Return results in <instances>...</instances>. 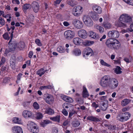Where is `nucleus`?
<instances>
[{"label": "nucleus", "mask_w": 133, "mask_h": 133, "mask_svg": "<svg viewBox=\"0 0 133 133\" xmlns=\"http://www.w3.org/2000/svg\"><path fill=\"white\" fill-rule=\"evenodd\" d=\"M58 52L60 53H63L64 52L65 50L62 46H59L57 49Z\"/></svg>", "instance_id": "58836bf2"}, {"label": "nucleus", "mask_w": 133, "mask_h": 133, "mask_svg": "<svg viewBox=\"0 0 133 133\" xmlns=\"http://www.w3.org/2000/svg\"><path fill=\"white\" fill-rule=\"evenodd\" d=\"M29 130L33 133H37L39 131L38 127L35 123L32 122L30 123Z\"/></svg>", "instance_id": "1a4fd4ad"}, {"label": "nucleus", "mask_w": 133, "mask_h": 133, "mask_svg": "<svg viewBox=\"0 0 133 133\" xmlns=\"http://www.w3.org/2000/svg\"><path fill=\"white\" fill-rule=\"evenodd\" d=\"M126 3L132 5H133V0H123Z\"/></svg>", "instance_id": "de8ad7c7"}, {"label": "nucleus", "mask_w": 133, "mask_h": 133, "mask_svg": "<svg viewBox=\"0 0 133 133\" xmlns=\"http://www.w3.org/2000/svg\"><path fill=\"white\" fill-rule=\"evenodd\" d=\"M131 16L126 14H123L120 16L119 19L121 21H123L125 23L129 22L132 20Z\"/></svg>", "instance_id": "423d86ee"}, {"label": "nucleus", "mask_w": 133, "mask_h": 133, "mask_svg": "<svg viewBox=\"0 0 133 133\" xmlns=\"http://www.w3.org/2000/svg\"><path fill=\"white\" fill-rule=\"evenodd\" d=\"M95 27L97 29L99 30V32L101 33H102L104 32V29L101 26L98 25H96Z\"/></svg>", "instance_id": "4c0bfd02"}, {"label": "nucleus", "mask_w": 133, "mask_h": 133, "mask_svg": "<svg viewBox=\"0 0 133 133\" xmlns=\"http://www.w3.org/2000/svg\"><path fill=\"white\" fill-rule=\"evenodd\" d=\"M69 123V121L68 120L65 121L63 123V127L64 128L65 126L67 125Z\"/></svg>", "instance_id": "6e6d98bb"}, {"label": "nucleus", "mask_w": 133, "mask_h": 133, "mask_svg": "<svg viewBox=\"0 0 133 133\" xmlns=\"http://www.w3.org/2000/svg\"><path fill=\"white\" fill-rule=\"evenodd\" d=\"M36 118L37 119H40L43 117V115L41 113L37 112L36 114Z\"/></svg>", "instance_id": "ea45409f"}, {"label": "nucleus", "mask_w": 133, "mask_h": 133, "mask_svg": "<svg viewBox=\"0 0 133 133\" xmlns=\"http://www.w3.org/2000/svg\"><path fill=\"white\" fill-rule=\"evenodd\" d=\"M72 23L75 26L77 29H81L83 27V24L82 22L78 20L75 19L73 21Z\"/></svg>", "instance_id": "f8f14e48"}, {"label": "nucleus", "mask_w": 133, "mask_h": 133, "mask_svg": "<svg viewBox=\"0 0 133 133\" xmlns=\"http://www.w3.org/2000/svg\"><path fill=\"white\" fill-rule=\"evenodd\" d=\"M73 53L76 56H77L80 55L81 54V52L80 49H76L74 50Z\"/></svg>", "instance_id": "72a5a7b5"}, {"label": "nucleus", "mask_w": 133, "mask_h": 133, "mask_svg": "<svg viewBox=\"0 0 133 133\" xmlns=\"http://www.w3.org/2000/svg\"><path fill=\"white\" fill-rule=\"evenodd\" d=\"M62 113L65 116H67L68 115V112L67 111L65 110V109H64L62 110Z\"/></svg>", "instance_id": "13d9d810"}, {"label": "nucleus", "mask_w": 133, "mask_h": 133, "mask_svg": "<svg viewBox=\"0 0 133 133\" xmlns=\"http://www.w3.org/2000/svg\"><path fill=\"white\" fill-rule=\"evenodd\" d=\"M74 44L76 45H80L82 44L83 42V40L79 37L74 38L73 40Z\"/></svg>", "instance_id": "aec40b11"}, {"label": "nucleus", "mask_w": 133, "mask_h": 133, "mask_svg": "<svg viewBox=\"0 0 133 133\" xmlns=\"http://www.w3.org/2000/svg\"><path fill=\"white\" fill-rule=\"evenodd\" d=\"M13 38H11L8 44L9 49H6L5 51V54H7L9 52L14 51L17 47V43L15 40H12Z\"/></svg>", "instance_id": "f257e3e1"}, {"label": "nucleus", "mask_w": 133, "mask_h": 133, "mask_svg": "<svg viewBox=\"0 0 133 133\" xmlns=\"http://www.w3.org/2000/svg\"><path fill=\"white\" fill-rule=\"evenodd\" d=\"M53 88V87L50 85H49L47 86H42L40 87V89L41 90H43L47 89H51Z\"/></svg>", "instance_id": "bb28decb"}, {"label": "nucleus", "mask_w": 133, "mask_h": 133, "mask_svg": "<svg viewBox=\"0 0 133 133\" xmlns=\"http://www.w3.org/2000/svg\"><path fill=\"white\" fill-rule=\"evenodd\" d=\"M78 35L81 38L85 39L87 36V34L85 30L84 29L79 30L78 32Z\"/></svg>", "instance_id": "dca6fc26"}, {"label": "nucleus", "mask_w": 133, "mask_h": 133, "mask_svg": "<svg viewBox=\"0 0 133 133\" xmlns=\"http://www.w3.org/2000/svg\"><path fill=\"white\" fill-rule=\"evenodd\" d=\"M0 24L2 26L4 25L5 24V21L1 17H0Z\"/></svg>", "instance_id": "603ef678"}, {"label": "nucleus", "mask_w": 133, "mask_h": 133, "mask_svg": "<svg viewBox=\"0 0 133 133\" xmlns=\"http://www.w3.org/2000/svg\"><path fill=\"white\" fill-rule=\"evenodd\" d=\"M133 25L131 24L130 25V28H128L127 29V30H128V32H131L133 31V30L132 28V27Z\"/></svg>", "instance_id": "69168bd1"}, {"label": "nucleus", "mask_w": 133, "mask_h": 133, "mask_svg": "<svg viewBox=\"0 0 133 133\" xmlns=\"http://www.w3.org/2000/svg\"><path fill=\"white\" fill-rule=\"evenodd\" d=\"M69 104L67 103H65L63 105V107L64 109H68L69 108Z\"/></svg>", "instance_id": "864d4df0"}, {"label": "nucleus", "mask_w": 133, "mask_h": 133, "mask_svg": "<svg viewBox=\"0 0 133 133\" xmlns=\"http://www.w3.org/2000/svg\"><path fill=\"white\" fill-rule=\"evenodd\" d=\"M3 38L5 39L8 40L10 39V37L9 36L8 33L7 32L5 33L3 35Z\"/></svg>", "instance_id": "79ce46f5"}, {"label": "nucleus", "mask_w": 133, "mask_h": 133, "mask_svg": "<svg viewBox=\"0 0 133 133\" xmlns=\"http://www.w3.org/2000/svg\"><path fill=\"white\" fill-rule=\"evenodd\" d=\"M50 119L53 121L59 122L60 121V116H57L55 117L50 118Z\"/></svg>", "instance_id": "c9c22d12"}, {"label": "nucleus", "mask_w": 133, "mask_h": 133, "mask_svg": "<svg viewBox=\"0 0 133 133\" xmlns=\"http://www.w3.org/2000/svg\"><path fill=\"white\" fill-rule=\"evenodd\" d=\"M107 108V104L104 102L102 104V110L103 111H105L106 110Z\"/></svg>", "instance_id": "49530a36"}, {"label": "nucleus", "mask_w": 133, "mask_h": 133, "mask_svg": "<svg viewBox=\"0 0 133 133\" xmlns=\"http://www.w3.org/2000/svg\"><path fill=\"white\" fill-rule=\"evenodd\" d=\"M62 97L63 100L67 102L71 103L73 102V99L70 97L64 95H63Z\"/></svg>", "instance_id": "4be33fe9"}, {"label": "nucleus", "mask_w": 133, "mask_h": 133, "mask_svg": "<svg viewBox=\"0 0 133 133\" xmlns=\"http://www.w3.org/2000/svg\"><path fill=\"white\" fill-rule=\"evenodd\" d=\"M121 44L119 41L117 39H115L111 48L115 50H117L120 48Z\"/></svg>", "instance_id": "4468645a"}, {"label": "nucleus", "mask_w": 133, "mask_h": 133, "mask_svg": "<svg viewBox=\"0 0 133 133\" xmlns=\"http://www.w3.org/2000/svg\"><path fill=\"white\" fill-rule=\"evenodd\" d=\"M12 129L14 130L15 131L16 133H23L22 128L19 127L17 126H14L13 127Z\"/></svg>", "instance_id": "b1692460"}, {"label": "nucleus", "mask_w": 133, "mask_h": 133, "mask_svg": "<svg viewBox=\"0 0 133 133\" xmlns=\"http://www.w3.org/2000/svg\"><path fill=\"white\" fill-rule=\"evenodd\" d=\"M22 74L21 73H19L18 75L17 76V80L18 81L20 80L22 76Z\"/></svg>", "instance_id": "0e129e2a"}, {"label": "nucleus", "mask_w": 133, "mask_h": 133, "mask_svg": "<svg viewBox=\"0 0 133 133\" xmlns=\"http://www.w3.org/2000/svg\"><path fill=\"white\" fill-rule=\"evenodd\" d=\"M45 113L49 115H52L54 113V112L53 110L48 108L46 110Z\"/></svg>", "instance_id": "7c9ffc66"}, {"label": "nucleus", "mask_w": 133, "mask_h": 133, "mask_svg": "<svg viewBox=\"0 0 133 133\" xmlns=\"http://www.w3.org/2000/svg\"><path fill=\"white\" fill-rule=\"evenodd\" d=\"M58 129L56 127H54L52 129V133H58Z\"/></svg>", "instance_id": "4d7b16f0"}, {"label": "nucleus", "mask_w": 133, "mask_h": 133, "mask_svg": "<svg viewBox=\"0 0 133 133\" xmlns=\"http://www.w3.org/2000/svg\"><path fill=\"white\" fill-rule=\"evenodd\" d=\"M93 53V51L92 49L89 47H87L84 49L83 53V56L87 58L89 56L92 55Z\"/></svg>", "instance_id": "6e6552de"}, {"label": "nucleus", "mask_w": 133, "mask_h": 133, "mask_svg": "<svg viewBox=\"0 0 133 133\" xmlns=\"http://www.w3.org/2000/svg\"><path fill=\"white\" fill-rule=\"evenodd\" d=\"M118 85V81L115 78H111L108 87L111 89H114L116 88Z\"/></svg>", "instance_id": "0eeeda50"}, {"label": "nucleus", "mask_w": 133, "mask_h": 133, "mask_svg": "<svg viewBox=\"0 0 133 133\" xmlns=\"http://www.w3.org/2000/svg\"><path fill=\"white\" fill-rule=\"evenodd\" d=\"M76 113V112L75 111H72L70 112L69 114V117H71L74 114H75Z\"/></svg>", "instance_id": "bf43d9fd"}, {"label": "nucleus", "mask_w": 133, "mask_h": 133, "mask_svg": "<svg viewBox=\"0 0 133 133\" xmlns=\"http://www.w3.org/2000/svg\"><path fill=\"white\" fill-rule=\"evenodd\" d=\"M31 7L34 12H37L38 11L39 6L37 2L35 1H33L31 4Z\"/></svg>", "instance_id": "2eb2a0df"}, {"label": "nucleus", "mask_w": 133, "mask_h": 133, "mask_svg": "<svg viewBox=\"0 0 133 133\" xmlns=\"http://www.w3.org/2000/svg\"><path fill=\"white\" fill-rule=\"evenodd\" d=\"M11 28L12 29L11 33V38H13V33L14 32V30L15 29V27L14 26H12L11 27Z\"/></svg>", "instance_id": "5fc2aeb1"}, {"label": "nucleus", "mask_w": 133, "mask_h": 133, "mask_svg": "<svg viewBox=\"0 0 133 133\" xmlns=\"http://www.w3.org/2000/svg\"><path fill=\"white\" fill-rule=\"evenodd\" d=\"M5 62V58L4 57H2V58L1 61L0 62L2 64H3Z\"/></svg>", "instance_id": "680f3d73"}, {"label": "nucleus", "mask_w": 133, "mask_h": 133, "mask_svg": "<svg viewBox=\"0 0 133 133\" xmlns=\"http://www.w3.org/2000/svg\"><path fill=\"white\" fill-rule=\"evenodd\" d=\"M53 96L51 95L48 93L44 95V99L45 101L47 103H49L54 100Z\"/></svg>", "instance_id": "ddd939ff"}, {"label": "nucleus", "mask_w": 133, "mask_h": 133, "mask_svg": "<svg viewBox=\"0 0 133 133\" xmlns=\"http://www.w3.org/2000/svg\"><path fill=\"white\" fill-rule=\"evenodd\" d=\"M131 116L130 114L128 112L122 113L118 115V118L121 122H124L128 120Z\"/></svg>", "instance_id": "7ed1b4c3"}, {"label": "nucleus", "mask_w": 133, "mask_h": 133, "mask_svg": "<svg viewBox=\"0 0 133 133\" xmlns=\"http://www.w3.org/2000/svg\"><path fill=\"white\" fill-rule=\"evenodd\" d=\"M121 68L119 66H117L114 71L117 74H119L121 73L122 71L121 70Z\"/></svg>", "instance_id": "e433bc0d"}, {"label": "nucleus", "mask_w": 133, "mask_h": 133, "mask_svg": "<svg viewBox=\"0 0 133 133\" xmlns=\"http://www.w3.org/2000/svg\"><path fill=\"white\" fill-rule=\"evenodd\" d=\"M15 60L11 59L10 61V65L11 68H14L15 67Z\"/></svg>", "instance_id": "a19ab883"}, {"label": "nucleus", "mask_w": 133, "mask_h": 133, "mask_svg": "<svg viewBox=\"0 0 133 133\" xmlns=\"http://www.w3.org/2000/svg\"><path fill=\"white\" fill-rule=\"evenodd\" d=\"M49 123V122L48 121L45 120L43 121V122L41 123V125L43 127H44L45 126L46 124H48Z\"/></svg>", "instance_id": "3c124183"}, {"label": "nucleus", "mask_w": 133, "mask_h": 133, "mask_svg": "<svg viewBox=\"0 0 133 133\" xmlns=\"http://www.w3.org/2000/svg\"><path fill=\"white\" fill-rule=\"evenodd\" d=\"M130 102L129 100L127 99H125L123 100L121 102V105L123 107L126 106Z\"/></svg>", "instance_id": "c85d7f7f"}, {"label": "nucleus", "mask_w": 133, "mask_h": 133, "mask_svg": "<svg viewBox=\"0 0 133 133\" xmlns=\"http://www.w3.org/2000/svg\"><path fill=\"white\" fill-rule=\"evenodd\" d=\"M92 9L94 11L98 14H101L102 11L101 7L98 5H94L92 6Z\"/></svg>", "instance_id": "f3484780"}, {"label": "nucleus", "mask_w": 133, "mask_h": 133, "mask_svg": "<svg viewBox=\"0 0 133 133\" xmlns=\"http://www.w3.org/2000/svg\"><path fill=\"white\" fill-rule=\"evenodd\" d=\"M2 16L5 18L9 17L10 19H11V17L10 14H8L6 15H5L3 13Z\"/></svg>", "instance_id": "052dcab7"}, {"label": "nucleus", "mask_w": 133, "mask_h": 133, "mask_svg": "<svg viewBox=\"0 0 133 133\" xmlns=\"http://www.w3.org/2000/svg\"><path fill=\"white\" fill-rule=\"evenodd\" d=\"M83 96L84 97H87L89 96V94L86 88L84 87L83 91Z\"/></svg>", "instance_id": "c756f323"}, {"label": "nucleus", "mask_w": 133, "mask_h": 133, "mask_svg": "<svg viewBox=\"0 0 133 133\" xmlns=\"http://www.w3.org/2000/svg\"><path fill=\"white\" fill-rule=\"evenodd\" d=\"M25 46V44L24 42H19L18 44V47L19 48L23 49L24 48Z\"/></svg>", "instance_id": "37998d69"}, {"label": "nucleus", "mask_w": 133, "mask_h": 133, "mask_svg": "<svg viewBox=\"0 0 133 133\" xmlns=\"http://www.w3.org/2000/svg\"><path fill=\"white\" fill-rule=\"evenodd\" d=\"M101 64L103 65L106 66L108 67H109L110 66V65L108 64L106 62H105L103 60H101L100 61Z\"/></svg>", "instance_id": "c03bdc74"}, {"label": "nucleus", "mask_w": 133, "mask_h": 133, "mask_svg": "<svg viewBox=\"0 0 133 133\" xmlns=\"http://www.w3.org/2000/svg\"><path fill=\"white\" fill-rule=\"evenodd\" d=\"M31 8V5L30 4H24L22 7L23 10H26L27 9H30Z\"/></svg>", "instance_id": "2f4dec72"}, {"label": "nucleus", "mask_w": 133, "mask_h": 133, "mask_svg": "<svg viewBox=\"0 0 133 133\" xmlns=\"http://www.w3.org/2000/svg\"><path fill=\"white\" fill-rule=\"evenodd\" d=\"M115 25L116 26L125 28L127 27V26L125 23H122V21H119L116 23Z\"/></svg>", "instance_id": "412c9836"}, {"label": "nucleus", "mask_w": 133, "mask_h": 133, "mask_svg": "<svg viewBox=\"0 0 133 133\" xmlns=\"http://www.w3.org/2000/svg\"><path fill=\"white\" fill-rule=\"evenodd\" d=\"M102 26L106 29H109L111 27V24L108 22H104L102 24Z\"/></svg>", "instance_id": "cd10ccee"}, {"label": "nucleus", "mask_w": 133, "mask_h": 133, "mask_svg": "<svg viewBox=\"0 0 133 133\" xmlns=\"http://www.w3.org/2000/svg\"><path fill=\"white\" fill-rule=\"evenodd\" d=\"M83 20L84 23L88 26L91 27L93 25L92 21L88 16H84L83 17Z\"/></svg>", "instance_id": "39448f33"}, {"label": "nucleus", "mask_w": 133, "mask_h": 133, "mask_svg": "<svg viewBox=\"0 0 133 133\" xmlns=\"http://www.w3.org/2000/svg\"><path fill=\"white\" fill-rule=\"evenodd\" d=\"M13 122L15 123L20 124L21 123V120L17 117L14 118L13 119Z\"/></svg>", "instance_id": "f704fd0d"}, {"label": "nucleus", "mask_w": 133, "mask_h": 133, "mask_svg": "<svg viewBox=\"0 0 133 133\" xmlns=\"http://www.w3.org/2000/svg\"><path fill=\"white\" fill-rule=\"evenodd\" d=\"M92 106L95 108H96L98 107V105L95 102H93L92 104Z\"/></svg>", "instance_id": "e2e57ef3"}, {"label": "nucleus", "mask_w": 133, "mask_h": 133, "mask_svg": "<svg viewBox=\"0 0 133 133\" xmlns=\"http://www.w3.org/2000/svg\"><path fill=\"white\" fill-rule=\"evenodd\" d=\"M12 2L14 3H16L18 4L20 3L19 2L18 0H13Z\"/></svg>", "instance_id": "774afa93"}, {"label": "nucleus", "mask_w": 133, "mask_h": 133, "mask_svg": "<svg viewBox=\"0 0 133 133\" xmlns=\"http://www.w3.org/2000/svg\"><path fill=\"white\" fill-rule=\"evenodd\" d=\"M80 124V123L79 121H76L73 123V126L74 127H77Z\"/></svg>", "instance_id": "8fccbe9b"}, {"label": "nucleus", "mask_w": 133, "mask_h": 133, "mask_svg": "<svg viewBox=\"0 0 133 133\" xmlns=\"http://www.w3.org/2000/svg\"><path fill=\"white\" fill-rule=\"evenodd\" d=\"M33 106L35 109L37 110L39 108V105L36 102H34Z\"/></svg>", "instance_id": "09e8293b"}, {"label": "nucleus", "mask_w": 133, "mask_h": 133, "mask_svg": "<svg viewBox=\"0 0 133 133\" xmlns=\"http://www.w3.org/2000/svg\"><path fill=\"white\" fill-rule=\"evenodd\" d=\"M108 35L109 37L117 38L119 37V34L117 31L113 30L109 31L108 33Z\"/></svg>", "instance_id": "9d476101"}, {"label": "nucleus", "mask_w": 133, "mask_h": 133, "mask_svg": "<svg viewBox=\"0 0 133 133\" xmlns=\"http://www.w3.org/2000/svg\"><path fill=\"white\" fill-rule=\"evenodd\" d=\"M32 115V113L31 111L27 110H25L22 112L23 116L25 118L31 117Z\"/></svg>", "instance_id": "a211bd4d"}, {"label": "nucleus", "mask_w": 133, "mask_h": 133, "mask_svg": "<svg viewBox=\"0 0 133 133\" xmlns=\"http://www.w3.org/2000/svg\"><path fill=\"white\" fill-rule=\"evenodd\" d=\"M115 39L110 38L108 39L105 42L106 45L109 48H111Z\"/></svg>", "instance_id": "6ab92c4d"}, {"label": "nucleus", "mask_w": 133, "mask_h": 133, "mask_svg": "<svg viewBox=\"0 0 133 133\" xmlns=\"http://www.w3.org/2000/svg\"><path fill=\"white\" fill-rule=\"evenodd\" d=\"M35 42L38 46H42V44L39 39H36L35 41Z\"/></svg>", "instance_id": "a18cd8bd"}, {"label": "nucleus", "mask_w": 133, "mask_h": 133, "mask_svg": "<svg viewBox=\"0 0 133 133\" xmlns=\"http://www.w3.org/2000/svg\"><path fill=\"white\" fill-rule=\"evenodd\" d=\"M83 10V8L82 7L77 5L74 8L72 14L74 16L78 17L82 13Z\"/></svg>", "instance_id": "20e7f679"}, {"label": "nucleus", "mask_w": 133, "mask_h": 133, "mask_svg": "<svg viewBox=\"0 0 133 133\" xmlns=\"http://www.w3.org/2000/svg\"><path fill=\"white\" fill-rule=\"evenodd\" d=\"M46 71V70H44L43 68H42L36 71V74L38 75L40 77H41L42 75L45 74Z\"/></svg>", "instance_id": "5701e85b"}, {"label": "nucleus", "mask_w": 133, "mask_h": 133, "mask_svg": "<svg viewBox=\"0 0 133 133\" xmlns=\"http://www.w3.org/2000/svg\"><path fill=\"white\" fill-rule=\"evenodd\" d=\"M64 35L66 38L70 39L74 37L75 33L73 31L71 30H67L65 32Z\"/></svg>", "instance_id": "9b49d317"}, {"label": "nucleus", "mask_w": 133, "mask_h": 133, "mask_svg": "<svg viewBox=\"0 0 133 133\" xmlns=\"http://www.w3.org/2000/svg\"><path fill=\"white\" fill-rule=\"evenodd\" d=\"M87 119L89 120L95 122H99L100 121L98 118L93 116H89L87 117Z\"/></svg>", "instance_id": "393cba45"}, {"label": "nucleus", "mask_w": 133, "mask_h": 133, "mask_svg": "<svg viewBox=\"0 0 133 133\" xmlns=\"http://www.w3.org/2000/svg\"><path fill=\"white\" fill-rule=\"evenodd\" d=\"M111 79L109 76H104L101 80L100 82V85L103 87H108Z\"/></svg>", "instance_id": "f03ea898"}, {"label": "nucleus", "mask_w": 133, "mask_h": 133, "mask_svg": "<svg viewBox=\"0 0 133 133\" xmlns=\"http://www.w3.org/2000/svg\"><path fill=\"white\" fill-rule=\"evenodd\" d=\"M90 36L92 38L97 39L99 38V36L95 33L92 31L90 32Z\"/></svg>", "instance_id": "a878e982"}, {"label": "nucleus", "mask_w": 133, "mask_h": 133, "mask_svg": "<svg viewBox=\"0 0 133 133\" xmlns=\"http://www.w3.org/2000/svg\"><path fill=\"white\" fill-rule=\"evenodd\" d=\"M94 42L92 41H87L84 42V45L86 46H89L93 44Z\"/></svg>", "instance_id": "473e14b6"}, {"label": "nucleus", "mask_w": 133, "mask_h": 133, "mask_svg": "<svg viewBox=\"0 0 133 133\" xmlns=\"http://www.w3.org/2000/svg\"><path fill=\"white\" fill-rule=\"evenodd\" d=\"M122 110V112H125L128 110L129 109L127 107H125L123 108Z\"/></svg>", "instance_id": "338daca9"}]
</instances>
